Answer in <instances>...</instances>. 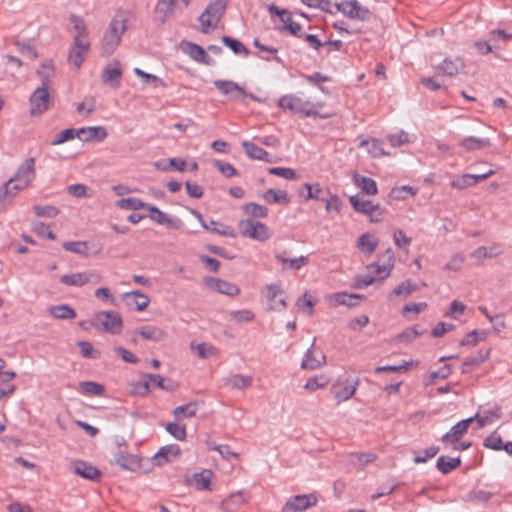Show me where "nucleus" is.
<instances>
[{
  "label": "nucleus",
  "instance_id": "nucleus-1",
  "mask_svg": "<svg viewBox=\"0 0 512 512\" xmlns=\"http://www.w3.org/2000/svg\"><path fill=\"white\" fill-rule=\"evenodd\" d=\"M278 106L293 114H299L306 117L329 118L331 113L323 112L324 103L311 102L296 94L283 95L278 100Z\"/></svg>",
  "mask_w": 512,
  "mask_h": 512
},
{
  "label": "nucleus",
  "instance_id": "nucleus-2",
  "mask_svg": "<svg viewBox=\"0 0 512 512\" xmlns=\"http://www.w3.org/2000/svg\"><path fill=\"white\" fill-rule=\"evenodd\" d=\"M36 178L35 159H25L17 168L16 173L3 186L0 193L1 198H13L23 191Z\"/></svg>",
  "mask_w": 512,
  "mask_h": 512
},
{
  "label": "nucleus",
  "instance_id": "nucleus-3",
  "mask_svg": "<svg viewBox=\"0 0 512 512\" xmlns=\"http://www.w3.org/2000/svg\"><path fill=\"white\" fill-rule=\"evenodd\" d=\"M128 18L124 13H118L110 22L103 37L102 54L111 55L119 46L122 35L127 30Z\"/></svg>",
  "mask_w": 512,
  "mask_h": 512
},
{
  "label": "nucleus",
  "instance_id": "nucleus-4",
  "mask_svg": "<svg viewBox=\"0 0 512 512\" xmlns=\"http://www.w3.org/2000/svg\"><path fill=\"white\" fill-rule=\"evenodd\" d=\"M240 236L258 242H266L273 235L272 229L264 222L253 218H244L238 222Z\"/></svg>",
  "mask_w": 512,
  "mask_h": 512
},
{
  "label": "nucleus",
  "instance_id": "nucleus-5",
  "mask_svg": "<svg viewBox=\"0 0 512 512\" xmlns=\"http://www.w3.org/2000/svg\"><path fill=\"white\" fill-rule=\"evenodd\" d=\"M349 203L356 212L366 215L371 223L382 222L387 214V210L380 204L358 196H350Z\"/></svg>",
  "mask_w": 512,
  "mask_h": 512
},
{
  "label": "nucleus",
  "instance_id": "nucleus-6",
  "mask_svg": "<svg viewBox=\"0 0 512 512\" xmlns=\"http://www.w3.org/2000/svg\"><path fill=\"white\" fill-rule=\"evenodd\" d=\"M225 7L226 4L223 0H215L208 5L206 10L199 17L201 31L203 33H209L217 27Z\"/></svg>",
  "mask_w": 512,
  "mask_h": 512
},
{
  "label": "nucleus",
  "instance_id": "nucleus-7",
  "mask_svg": "<svg viewBox=\"0 0 512 512\" xmlns=\"http://www.w3.org/2000/svg\"><path fill=\"white\" fill-rule=\"evenodd\" d=\"M93 325L110 334H119L123 329V320L116 311H100L95 314Z\"/></svg>",
  "mask_w": 512,
  "mask_h": 512
},
{
  "label": "nucleus",
  "instance_id": "nucleus-8",
  "mask_svg": "<svg viewBox=\"0 0 512 512\" xmlns=\"http://www.w3.org/2000/svg\"><path fill=\"white\" fill-rule=\"evenodd\" d=\"M90 50L89 38L73 37V43L69 49L68 62L79 69L85 61Z\"/></svg>",
  "mask_w": 512,
  "mask_h": 512
},
{
  "label": "nucleus",
  "instance_id": "nucleus-9",
  "mask_svg": "<svg viewBox=\"0 0 512 512\" xmlns=\"http://www.w3.org/2000/svg\"><path fill=\"white\" fill-rule=\"evenodd\" d=\"M191 0H158L154 8V18L163 24L171 18L181 6L187 7Z\"/></svg>",
  "mask_w": 512,
  "mask_h": 512
},
{
  "label": "nucleus",
  "instance_id": "nucleus-10",
  "mask_svg": "<svg viewBox=\"0 0 512 512\" xmlns=\"http://www.w3.org/2000/svg\"><path fill=\"white\" fill-rule=\"evenodd\" d=\"M358 388V382L352 378L338 379L331 386V393L333 394L337 403H342L351 399Z\"/></svg>",
  "mask_w": 512,
  "mask_h": 512
},
{
  "label": "nucleus",
  "instance_id": "nucleus-11",
  "mask_svg": "<svg viewBox=\"0 0 512 512\" xmlns=\"http://www.w3.org/2000/svg\"><path fill=\"white\" fill-rule=\"evenodd\" d=\"M30 113L41 115L47 111L52 103L51 95L47 86L38 87L30 96Z\"/></svg>",
  "mask_w": 512,
  "mask_h": 512
},
{
  "label": "nucleus",
  "instance_id": "nucleus-12",
  "mask_svg": "<svg viewBox=\"0 0 512 512\" xmlns=\"http://www.w3.org/2000/svg\"><path fill=\"white\" fill-rule=\"evenodd\" d=\"M339 12L350 19L366 21L370 18V11L360 5L357 0H342L336 4Z\"/></svg>",
  "mask_w": 512,
  "mask_h": 512
},
{
  "label": "nucleus",
  "instance_id": "nucleus-13",
  "mask_svg": "<svg viewBox=\"0 0 512 512\" xmlns=\"http://www.w3.org/2000/svg\"><path fill=\"white\" fill-rule=\"evenodd\" d=\"M114 464L123 470L136 472L142 467V459L138 455L129 453L120 446L118 451L114 454Z\"/></svg>",
  "mask_w": 512,
  "mask_h": 512
},
{
  "label": "nucleus",
  "instance_id": "nucleus-14",
  "mask_svg": "<svg viewBox=\"0 0 512 512\" xmlns=\"http://www.w3.org/2000/svg\"><path fill=\"white\" fill-rule=\"evenodd\" d=\"M269 12L272 15H276L280 18V21L283 23V30L287 31L289 34L299 37H302V27L299 23L295 22L292 18L291 13L288 10L280 9L275 5H271L269 7Z\"/></svg>",
  "mask_w": 512,
  "mask_h": 512
},
{
  "label": "nucleus",
  "instance_id": "nucleus-15",
  "mask_svg": "<svg viewBox=\"0 0 512 512\" xmlns=\"http://www.w3.org/2000/svg\"><path fill=\"white\" fill-rule=\"evenodd\" d=\"M213 84L221 94L230 95L234 100L242 101L245 97L258 100V98L254 97L252 94L247 93L241 86L233 81L215 80Z\"/></svg>",
  "mask_w": 512,
  "mask_h": 512
},
{
  "label": "nucleus",
  "instance_id": "nucleus-16",
  "mask_svg": "<svg viewBox=\"0 0 512 512\" xmlns=\"http://www.w3.org/2000/svg\"><path fill=\"white\" fill-rule=\"evenodd\" d=\"M214 473L210 469H204L200 472L194 473L190 478L186 479L189 486L195 488L198 491L213 490Z\"/></svg>",
  "mask_w": 512,
  "mask_h": 512
},
{
  "label": "nucleus",
  "instance_id": "nucleus-17",
  "mask_svg": "<svg viewBox=\"0 0 512 512\" xmlns=\"http://www.w3.org/2000/svg\"><path fill=\"white\" fill-rule=\"evenodd\" d=\"M317 501L314 494L297 495L286 502L282 512H301L315 506Z\"/></svg>",
  "mask_w": 512,
  "mask_h": 512
},
{
  "label": "nucleus",
  "instance_id": "nucleus-18",
  "mask_svg": "<svg viewBox=\"0 0 512 512\" xmlns=\"http://www.w3.org/2000/svg\"><path fill=\"white\" fill-rule=\"evenodd\" d=\"M181 456V448L177 444L163 446L153 456V462L156 466H164L168 463L178 460Z\"/></svg>",
  "mask_w": 512,
  "mask_h": 512
},
{
  "label": "nucleus",
  "instance_id": "nucleus-19",
  "mask_svg": "<svg viewBox=\"0 0 512 512\" xmlns=\"http://www.w3.org/2000/svg\"><path fill=\"white\" fill-rule=\"evenodd\" d=\"M266 299L269 303V310L281 311L286 307L284 293L279 284H270L266 286Z\"/></svg>",
  "mask_w": 512,
  "mask_h": 512
},
{
  "label": "nucleus",
  "instance_id": "nucleus-20",
  "mask_svg": "<svg viewBox=\"0 0 512 512\" xmlns=\"http://www.w3.org/2000/svg\"><path fill=\"white\" fill-rule=\"evenodd\" d=\"M146 209L150 212L149 218L155 223L166 226L169 229H180L182 227L180 219L169 216L157 207L147 205Z\"/></svg>",
  "mask_w": 512,
  "mask_h": 512
},
{
  "label": "nucleus",
  "instance_id": "nucleus-21",
  "mask_svg": "<svg viewBox=\"0 0 512 512\" xmlns=\"http://www.w3.org/2000/svg\"><path fill=\"white\" fill-rule=\"evenodd\" d=\"M126 306L138 312L144 311L150 304V297L138 290L123 294Z\"/></svg>",
  "mask_w": 512,
  "mask_h": 512
},
{
  "label": "nucleus",
  "instance_id": "nucleus-22",
  "mask_svg": "<svg viewBox=\"0 0 512 512\" xmlns=\"http://www.w3.org/2000/svg\"><path fill=\"white\" fill-rule=\"evenodd\" d=\"M93 276L89 271L74 272L60 276L59 281L65 286L83 287L93 281Z\"/></svg>",
  "mask_w": 512,
  "mask_h": 512
},
{
  "label": "nucleus",
  "instance_id": "nucleus-23",
  "mask_svg": "<svg viewBox=\"0 0 512 512\" xmlns=\"http://www.w3.org/2000/svg\"><path fill=\"white\" fill-rule=\"evenodd\" d=\"M108 136L106 128L102 126L82 127L77 130V138L83 142L103 141Z\"/></svg>",
  "mask_w": 512,
  "mask_h": 512
},
{
  "label": "nucleus",
  "instance_id": "nucleus-24",
  "mask_svg": "<svg viewBox=\"0 0 512 512\" xmlns=\"http://www.w3.org/2000/svg\"><path fill=\"white\" fill-rule=\"evenodd\" d=\"M473 421V417L461 420L442 437V441L444 443H457L462 438V436L467 433L468 428Z\"/></svg>",
  "mask_w": 512,
  "mask_h": 512
},
{
  "label": "nucleus",
  "instance_id": "nucleus-25",
  "mask_svg": "<svg viewBox=\"0 0 512 512\" xmlns=\"http://www.w3.org/2000/svg\"><path fill=\"white\" fill-rule=\"evenodd\" d=\"M122 75V67L119 61H112L108 65L105 66L103 73H102V79L105 83L109 84L110 86L117 88L120 84V78Z\"/></svg>",
  "mask_w": 512,
  "mask_h": 512
},
{
  "label": "nucleus",
  "instance_id": "nucleus-26",
  "mask_svg": "<svg viewBox=\"0 0 512 512\" xmlns=\"http://www.w3.org/2000/svg\"><path fill=\"white\" fill-rule=\"evenodd\" d=\"M206 284L210 289L224 295L236 296L240 293V288L236 284L218 278H209Z\"/></svg>",
  "mask_w": 512,
  "mask_h": 512
},
{
  "label": "nucleus",
  "instance_id": "nucleus-27",
  "mask_svg": "<svg viewBox=\"0 0 512 512\" xmlns=\"http://www.w3.org/2000/svg\"><path fill=\"white\" fill-rule=\"evenodd\" d=\"M353 183L366 195L375 196L378 193L377 183L374 179L361 175L354 171L352 173Z\"/></svg>",
  "mask_w": 512,
  "mask_h": 512
},
{
  "label": "nucleus",
  "instance_id": "nucleus-28",
  "mask_svg": "<svg viewBox=\"0 0 512 512\" xmlns=\"http://www.w3.org/2000/svg\"><path fill=\"white\" fill-rule=\"evenodd\" d=\"M464 67V61L461 58L456 57L454 59L445 58L441 64L435 66V69L444 75L453 77L456 76L461 70H463Z\"/></svg>",
  "mask_w": 512,
  "mask_h": 512
},
{
  "label": "nucleus",
  "instance_id": "nucleus-29",
  "mask_svg": "<svg viewBox=\"0 0 512 512\" xmlns=\"http://www.w3.org/2000/svg\"><path fill=\"white\" fill-rule=\"evenodd\" d=\"M325 362V355L320 350L311 348L305 354L301 367L303 369L315 370L324 365Z\"/></svg>",
  "mask_w": 512,
  "mask_h": 512
},
{
  "label": "nucleus",
  "instance_id": "nucleus-30",
  "mask_svg": "<svg viewBox=\"0 0 512 512\" xmlns=\"http://www.w3.org/2000/svg\"><path fill=\"white\" fill-rule=\"evenodd\" d=\"M379 239L372 233L366 232L361 234L356 242L359 251L365 255H372L377 249Z\"/></svg>",
  "mask_w": 512,
  "mask_h": 512
},
{
  "label": "nucleus",
  "instance_id": "nucleus-31",
  "mask_svg": "<svg viewBox=\"0 0 512 512\" xmlns=\"http://www.w3.org/2000/svg\"><path fill=\"white\" fill-rule=\"evenodd\" d=\"M73 472L82 478L96 481L100 479V471L93 465L84 461H76L72 464Z\"/></svg>",
  "mask_w": 512,
  "mask_h": 512
},
{
  "label": "nucleus",
  "instance_id": "nucleus-32",
  "mask_svg": "<svg viewBox=\"0 0 512 512\" xmlns=\"http://www.w3.org/2000/svg\"><path fill=\"white\" fill-rule=\"evenodd\" d=\"M135 334L140 336L143 340L154 342L162 341L166 337V332L162 328L153 325L138 327L135 330Z\"/></svg>",
  "mask_w": 512,
  "mask_h": 512
},
{
  "label": "nucleus",
  "instance_id": "nucleus-33",
  "mask_svg": "<svg viewBox=\"0 0 512 512\" xmlns=\"http://www.w3.org/2000/svg\"><path fill=\"white\" fill-rule=\"evenodd\" d=\"M155 166L157 169H160L163 171H167L169 169H175L177 171L183 172L186 169H189L191 171H196L198 169V164L195 160L190 161L189 164L187 165L186 161L181 158H170L168 160L167 165H162L161 162H157L155 164Z\"/></svg>",
  "mask_w": 512,
  "mask_h": 512
},
{
  "label": "nucleus",
  "instance_id": "nucleus-34",
  "mask_svg": "<svg viewBox=\"0 0 512 512\" xmlns=\"http://www.w3.org/2000/svg\"><path fill=\"white\" fill-rule=\"evenodd\" d=\"M180 47L182 52L188 55L194 61L205 64L208 63L207 54L201 46L194 44L192 42L182 41Z\"/></svg>",
  "mask_w": 512,
  "mask_h": 512
},
{
  "label": "nucleus",
  "instance_id": "nucleus-35",
  "mask_svg": "<svg viewBox=\"0 0 512 512\" xmlns=\"http://www.w3.org/2000/svg\"><path fill=\"white\" fill-rule=\"evenodd\" d=\"M502 253L501 246L499 244H493L491 246H480L471 253L477 263H481L485 259H491L497 257Z\"/></svg>",
  "mask_w": 512,
  "mask_h": 512
},
{
  "label": "nucleus",
  "instance_id": "nucleus-36",
  "mask_svg": "<svg viewBox=\"0 0 512 512\" xmlns=\"http://www.w3.org/2000/svg\"><path fill=\"white\" fill-rule=\"evenodd\" d=\"M359 147L366 149L367 153L373 158H381L390 155L383 149L382 143L376 138L361 140Z\"/></svg>",
  "mask_w": 512,
  "mask_h": 512
},
{
  "label": "nucleus",
  "instance_id": "nucleus-37",
  "mask_svg": "<svg viewBox=\"0 0 512 512\" xmlns=\"http://www.w3.org/2000/svg\"><path fill=\"white\" fill-rule=\"evenodd\" d=\"M262 198L268 204H282L288 205L291 202V197L285 190L268 189L266 190Z\"/></svg>",
  "mask_w": 512,
  "mask_h": 512
},
{
  "label": "nucleus",
  "instance_id": "nucleus-38",
  "mask_svg": "<svg viewBox=\"0 0 512 512\" xmlns=\"http://www.w3.org/2000/svg\"><path fill=\"white\" fill-rule=\"evenodd\" d=\"M275 259L282 265L283 269L299 270L308 264L307 256L288 258L285 254H276Z\"/></svg>",
  "mask_w": 512,
  "mask_h": 512
},
{
  "label": "nucleus",
  "instance_id": "nucleus-39",
  "mask_svg": "<svg viewBox=\"0 0 512 512\" xmlns=\"http://www.w3.org/2000/svg\"><path fill=\"white\" fill-rule=\"evenodd\" d=\"M198 220L201 222V225L204 229L210 230L212 232H215L217 234L227 236V237H236V234L234 230L226 225L219 224L215 221H211L210 225L206 224V222L203 220L202 216L199 213H195Z\"/></svg>",
  "mask_w": 512,
  "mask_h": 512
},
{
  "label": "nucleus",
  "instance_id": "nucleus-40",
  "mask_svg": "<svg viewBox=\"0 0 512 512\" xmlns=\"http://www.w3.org/2000/svg\"><path fill=\"white\" fill-rule=\"evenodd\" d=\"M190 349L201 359L216 357L219 354V349L209 343H191Z\"/></svg>",
  "mask_w": 512,
  "mask_h": 512
},
{
  "label": "nucleus",
  "instance_id": "nucleus-41",
  "mask_svg": "<svg viewBox=\"0 0 512 512\" xmlns=\"http://www.w3.org/2000/svg\"><path fill=\"white\" fill-rule=\"evenodd\" d=\"M490 350H487L485 352H478L477 355L470 356L465 359V361L462 364V372L463 373H469L473 371L475 368L480 366L484 361H486L489 358Z\"/></svg>",
  "mask_w": 512,
  "mask_h": 512
},
{
  "label": "nucleus",
  "instance_id": "nucleus-42",
  "mask_svg": "<svg viewBox=\"0 0 512 512\" xmlns=\"http://www.w3.org/2000/svg\"><path fill=\"white\" fill-rule=\"evenodd\" d=\"M242 147H243L245 153L251 159L263 160V161H266V162H272L269 153L266 152L261 147H258V146L254 145L253 143H250L248 141H244L242 143Z\"/></svg>",
  "mask_w": 512,
  "mask_h": 512
},
{
  "label": "nucleus",
  "instance_id": "nucleus-43",
  "mask_svg": "<svg viewBox=\"0 0 512 512\" xmlns=\"http://www.w3.org/2000/svg\"><path fill=\"white\" fill-rule=\"evenodd\" d=\"M501 417V409L499 407H494L490 410H485L483 412H479L476 414L474 420H477L478 426L480 428L492 423L494 420H497Z\"/></svg>",
  "mask_w": 512,
  "mask_h": 512
},
{
  "label": "nucleus",
  "instance_id": "nucleus-44",
  "mask_svg": "<svg viewBox=\"0 0 512 512\" xmlns=\"http://www.w3.org/2000/svg\"><path fill=\"white\" fill-rule=\"evenodd\" d=\"M418 193V189L409 185L396 186L389 192V197L394 200H406L414 197Z\"/></svg>",
  "mask_w": 512,
  "mask_h": 512
},
{
  "label": "nucleus",
  "instance_id": "nucleus-45",
  "mask_svg": "<svg viewBox=\"0 0 512 512\" xmlns=\"http://www.w3.org/2000/svg\"><path fill=\"white\" fill-rule=\"evenodd\" d=\"M330 383V377L325 374L315 375L307 379L304 389L309 392H315L318 389L325 388Z\"/></svg>",
  "mask_w": 512,
  "mask_h": 512
},
{
  "label": "nucleus",
  "instance_id": "nucleus-46",
  "mask_svg": "<svg viewBox=\"0 0 512 512\" xmlns=\"http://www.w3.org/2000/svg\"><path fill=\"white\" fill-rule=\"evenodd\" d=\"M242 210L245 214L250 216L249 218H266L268 216V208L255 202H249L242 206Z\"/></svg>",
  "mask_w": 512,
  "mask_h": 512
},
{
  "label": "nucleus",
  "instance_id": "nucleus-47",
  "mask_svg": "<svg viewBox=\"0 0 512 512\" xmlns=\"http://www.w3.org/2000/svg\"><path fill=\"white\" fill-rule=\"evenodd\" d=\"M49 314L58 319H74L76 317L75 310L66 304L51 306Z\"/></svg>",
  "mask_w": 512,
  "mask_h": 512
},
{
  "label": "nucleus",
  "instance_id": "nucleus-48",
  "mask_svg": "<svg viewBox=\"0 0 512 512\" xmlns=\"http://www.w3.org/2000/svg\"><path fill=\"white\" fill-rule=\"evenodd\" d=\"M490 145L489 139L477 138V137H466L461 140L460 146L466 151L479 150Z\"/></svg>",
  "mask_w": 512,
  "mask_h": 512
},
{
  "label": "nucleus",
  "instance_id": "nucleus-49",
  "mask_svg": "<svg viewBox=\"0 0 512 512\" xmlns=\"http://www.w3.org/2000/svg\"><path fill=\"white\" fill-rule=\"evenodd\" d=\"M246 501V498L242 492L233 493L224 499L221 506L226 512H233L237 507L242 505Z\"/></svg>",
  "mask_w": 512,
  "mask_h": 512
},
{
  "label": "nucleus",
  "instance_id": "nucleus-50",
  "mask_svg": "<svg viewBox=\"0 0 512 512\" xmlns=\"http://www.w3.org/2000/svg\"><path fill=\"white\" fill-rule=\"evenodd\" d=\"M198 410V404L196 402H190L185 405L176 407L173 410V416L180 420L182 418H192L196 415Z\"/></svg>",
  "mask_w": 512,
  "mask_h": 512
},
{
  "label": "nucleus",
  "instance_id": "nucleus-51",
  "mask_svg": "<svg viewBox=\"0 0 512 512\" xmlns=\"http://www.w3.org/2000/svg\"><path fill=\"white\" fill-rule=\"evenodd\" d=\"M419 365V361L418 360H410V361H405L403 364L401 365H388V366H381V367H377L375 369V372L376 373H380V372H407L409 370H412L414 368H416L417 366Z\"/></svg>",
  "mask_w": 512,
  "mask_h": 512
},
{
  "label": "nucleus",
  "instance_id": "nucleus-52",
  "mask_svg": "<svg viewBox=\"0 0 512 512\" xmlns=\"http://www.w3.org/2000/svg\"><path fill=\"white\" fill-rule=\"evenodd\" d=\"M416 290V286L410 281L406 280L400 283L389 295L388 299L393 300L395 297L402 296L408 297Z\"/></svg>",
  "mask_w": 512,
  "mask_h": 512
},
{
  "label": "nucleus",
  "instance_id": "nucleus-53",
  "mask_svg": "<svg viewBox=\"0 0 512 512\" xmlns=\"http://www.w3.org/2000/svg\"><path fill=\"white\" fill-rule=\"evenodd\" d=\"M115 205L124 210H140V209H146L147 204L141 201L138 198L129 197V198H123L118 201H116Z\"/></svg>",
  "mask_w": 512,
  "mask_h": 512
},
{
  "label": "nucleus",
  "instance_id": "nucleus-54",
  "mask_svg": "<svg viewBox=\"0 0 512 512\" xmlns=\"http://www.w3.org/2000/svg\"><path fill=\"white\" fill-rule=\"evenodd\" d=\"M302 189L307 191V194L303 196L305 201L309 200H324L322 194L324 193V189L319 183H305L302 185Z\"/></svg>",
  "mask_w": 512,
  "mask_h": 512
},
{
  "label": "nucleus",
  "instance_id": "nucleus-55",
  "mask_svg": "<svg viewBox=\"0 0 512 512\" xmlns=\"http://www.w3.org/2000/svg\"><path fill=\"white\" fill-rule=\"evenodd\" d=\"M461 464V459L459 457L450 458V457H440L437 460V467L443 474H448L454 469H456Z\"/></svg>",
  "mask_w": 512,
  "mask_h": 512
},
{
  "label": "nucleus",
  "instance_id": "nucleus-56",
  "mask_svg": "<svg viewBox=\"0 0 512 512\" xmlns=\"http://www.w3.org/2000/svg\"><path fill=\"white\" fill-rule=\"evenodd\" d=\"M78 391L85 395L99 396L103 393L104 387L96 382L83 381L79 383Z\"/></svg>",
  "mask_w": 512,
  "mask_h": 512
},
{
  "label": "nucleus",
  "instance_id": "nucleus-57",
  "mask_svg": "<svg viewBox=\"0 0 512 512\" xmlns=\"http://www.w3.org/2000/svg\"><path fill=\"white\" fill-rule=\"evenodd\" d=\"M14 377V372H6L2 375V381H0V400L14 392L15 386L11 383Z\"/></svg>",
  "mask_w": 512,
  "mask_h": 512
},
{
  "label": "nucleus",
  "instance_id": "nucleus-58",
  "mask_svg": "<svg viewBox=\"0 0 512 512\" xmlns=\"http://www.w3.org/2000/svg\"><path fill=\"white\" fill-rule=\"evenodd\" d=\"M134 73L142 80L143 84L158 88L164 86L163 81L156 75L146 73L140 68H134Z\"/></svg>",
  "mask_w": 512,
  "mask_h": 512
},
{
  "label": "nucleus",
  "instance_id": "nucleus-59",
  "mask_svg": "<svg viewBox=\"0 0 512 512\" xmlns=\"http://www.w3.org/2000/svg\"><path fill=\"white\" fill-rule=\"evenodd\" d=\"M326 194L328 197L323 201H325V210L327 213H340L342 209V201L336 194H331L330 191L327 189Z\"/></svg>",
  "mask_w": 512,
  "mask_h": 512
},
{
  "label": "nucleus",
  "instance_id": "nucleus-60",
  "mask_svg": "<svg viewBox=\"0 0 512 512\" xmlns=\"http://www.w3.org/2000/svg\"><path fill=\"white\" fill-rule=\"evenodd\" d=\"M228 385L234 389L248 388L252 385V377L242 374H234L229 377Z\"/></svg>",
  "mask_w": 512,
  "mask_h": 512
},
{
  "label": "nucleus",
  "instance_id": "nucleus-61",
  "mask_svg": "<svg viewBox=\"0 0 512 512\" xmlns=\"http://www.w3.org/2000/svg\"><path fill=\"white\" fill-rule=\"evenodd\" d=\"M54 71V64L51 60L44 61L41 64L40 68L37 70V74L41 77L43 81L42 86H47V83L54 75Z\"/></svg>",
  "mask_w": 512,
  "mask_h": 512
},
{
  "label": "nucleus",
  "instance_id": "nucleus-62",
  "mask_svg": "<svg viewBox=\"0 0 512 512\" xmlns=\"http://www.w3.org/2000/svg\"><path fill=\"white\" fill-rule=\"evenodd\" d=\"M314 299L311 294L308 292H305L298 300H297V306L298 309L307 315H311L313 313V307H314Z\"/></svg>",
  "mask_w": 512,
  "mask_h": 512
},
{
  "label": "nucleus",
  "instance_id": "nucleus-63",
  "mask_svg": "<svg viewBox=\"0 0 512 512\" xmlns=\"http://www.w3.org/2000/svg\"><path fill=\"white\" fill-rule=\"evenodd\" d=\"M70 23L72 24L73 29L75 31L74 37L82 36L83 38H88V32L85 21L80 16L71 15Z\"/></svg>",
  "mask_w": 512,
  "mask_h": 512
},
{
  "label": "nucleus",
  "instance_id": "nucleus-64",
  "mask_svg": "<svg viewBox=\"0 0 512 512\" xmlns=\"http://www.w3.org/2000/svg\"><path fill=\"white\" fill-rule=\"evenodd\" d=\"M419 332L414 328H407L403 332L393 337L395 343H410L419 336Z\"/></svg>",
  "mask_w": 512,
  "mask_h": 512
}]
</instances>
